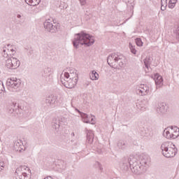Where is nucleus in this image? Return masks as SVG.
Here are the masks:
<instances>
[{
    "label": "nucleus",
    "mask_w": 179,
    "mask_h": 179,
    "mask_svg": "<svg viewBox=\"0 0 179 179\" xmlns=\"http://www.w3.org/2000/svg\"><path fill=\"white\" fill-rule=\"evenodd\" d=\"M76 111H77V113H78L80 115V117L83 119L84 117H87V114L81 112L80 110H79V109L76 108Z\"/></svg>",
    "instance_id": "nucleus-30"
},
{
    "label": "nucleus",
    "mask_w": 179,
    "mask_h": 179,
    "mask_svg": "<svg viewBox=\"0 0 179 179\" xmlns=\"http://www.w3.org/2000/svg\"><path fill=\"white\" fill-rule=\"evenodd\" d=\"M78 73V71H76V69H70V75L71 73Z\"/></svg>",
    "instance_id": "nucleus-37"
},
{
    "label": "nucleus",
    "mask_w": 179,
    "mask_h": 179,
    "mask_svg": "<svg viewBox=\"0 0 179 179\" xmlns=\"http://www.w3.org/2000/svg\"><path fill=\"white\" fill-rule=\"evenodd\" d=\"M78 81L69 78L67 81H62V85L67 89H73L76 86Z\"/></svg>",
    "instance_id": "nucleus-10"
},
{
    "label": "nucleus",
    "mask_w": 179,
    "mask_h": 179,
    "mask_svg": "<svg viewBox=\"0 0 179 179\" xmlns=\"http://www.w3.org/2000/svg\"><path fill=\"white\" fill-rule=\"evenodd\" d=\"M143 135H145V133H143Z\"/></svg>",
    "instance_id": "nucleus-47"
},
{
    "label": "nucleus",
    "mask_w": 179,
    "mask_h": 179,
    "mask_svg": "<svg viewBox=\"0 0 179 179\" xmlns=\"http://www.w3.org/2000/svg\"><path fill=\"white\" fill-rule=\"evenodd\" d=\"M30 55H33V50H29L28 52V56L30 57Z\"/></svg>",
    "instance_id": "nucleus-41"
},
{
    "label": "nucleus",
    "mask_w": 179,
    "mask_h": 179,
    "mask_svg": "<svg viewBox=\"0 0 179 179\" xmlns=\"http://www.w3.org/2000/svg\"><path fill=\"white\" fill-rule=\"evenodd\" d=\"M154 80L155 82L157 89H158V87H162V86H163V77L159 75V73L155 75Z\"/></svg>",
    "instance_id": "nucleus-13"
},
{
    "label": "nucleus",
    "mask_w": 179,
    "mask_h": 179,
    "mask_svg": "<svg viewBox=\"0 0 179 179\" xmlns=\"http://www.w3.org/2000/svg\"><path fill=\"white\" fill-rule=\"evenodd\" d=\"M137 92H138V93H140L141 95H145L147 93L145 92V90H138Z\"/></svg>",
    "instance_id": "nucleus-36"
},
{
    "label": "nucleus",
    "mask_w": 179,
    "mask_h": 179,
    "mask_svg": "<svg viewBox=\"0 0 179 179\" xmlns=\"http://www.w3.org/2000/svg\"><path fill=\"white\" fill-rule=\"evenodd\" d=\"M67 122L68 120L62 116L55 117L52 122V128L56 131V132H58L59 131V128H61V127H64Z\"/></svg>",
    "instance_id": "nucleus-7"
},
{
    "label": "nucleus",
    "mask_w": 179,
    "mask_h": 179,
    "mask_svg": "<svg viewBox=\"0 0 179 179\" xmlns=\"http://www.w3.org/2000/svg\"><path fill=\"white\" fill-rule=\"evenodd\" d=\"M71 136H75V133L74 132L71 133Z\"/></svg>",
    "instance_id": "nucleus-45"
},
{
    "label": "nucleus",
    "mask_w": 179,
    "mask_h": 179,
    "mask_svg": "<svg viewBox=\"0 0 179 179\" xmlns=\"http://www.w3.org/2000/svg\"><path fill=\"white\" fill-rule=\"evenodd\" d=\"M10 50L11 52H15V50H13V48H11Z\"/></svg>",
    "instance_id": "nucleus-44"
},
{
    "label": "nucleus",
    "mask_w": 179,
    "mask_h": 179,
    "mask_svg": "<svg viewBox=\"0 0 179 179\" xmlns=\"http://www.w3.org/2000/svg\"><path fill=\"white\" fill-rule=\"evenodd\" d=\"M3 167H5V164L0 161V171H2V170H3Z\"/></svg>",
    "instance_id": "nucleus-35"
},
{
    "label": "nucleus",
    "mask_w": 179,
    "mask_h": 179,
    "mask_svg": "<svg viewBox=\"0 0 179 179\" xmlns=\"http://www.w3.org/2000/svg\"><path fill=\"white\" fill-rule=\"evenodd\" d=\"M161 150L163 156L168 159L170 157H174V156L177 155L178 152V149L176 148V145H173V147H171L170 142H164L161 145Z\"/></svg>",
    "instance_id": "nucleus-3"
},
{
    "label": "nucleus",
    "mask_w": 179,
    "mask_h": 179,
    "mask_svg": "<svg viewBox=\"0 0 179 179\" xmlns=\"http://www.w3.org/2000/svg\"><path fill=\"white\" fill-rule=\"evenodd\" d=\"M6 87L9 92L16 93L20 90V85H22V80L17 78H8L6 83Z\"/></svg>",
    "instance_id": "nucleus-4"
},
{
    "label": "nucleus",
    "mask_w": 179,
    "mask_h": 179,
    "mask_svg": "<svg viewBox=\"0 0 179 179\" xmlns=\"http://www.w3.org/2000/svg\"><path fill=\"white\" fill-rule=\"evenodd\" d=\"M34 2H36V5H38L40 3V0H33Z\"/></svg>",
    "instance_id": "nucleus-42"
},
{
    "label": "nucleus",
    "mask_w": 179,
    "mask_h": 179,
    "mask_svg": "<svg viewBox=\"0 0 179 179\" xmlns=\"http://www.w3.org/2000/svg\"><path fill=\"white\" fill-rule=\"evenodd\" d=\"M178 1V0H169L168 8H169L170 9H174L176 3H177Z\"/></svg>",
    "instance_id": "nucleus-25"
},
{
    "label": "nucleus",
    "mask_w": 179,
    "mask_h": 179,
    "mask_svg": "<svg viewBox=\"0 0 179 179\" xmlns=\"http://www.w3.org/2000/svg\"><path fill=\"white\" fill-rule=\"evenodd\" d=\"M115 57H117V53L111 54L108 57V64L112 68H114V65H115L114 64L115 63Z\"/></svg>",
    "instance_id": "nucleus-14"
},
{
    "label": "nucleus",
    "mask_w": 179,
    "mask_h": 179,
    "mask_svg": "<svg viewBox=\"0 0 179 179\" xmlns=\"http://www.w3.org/2000/svg\"><path fill=\"white\" fill-rule=\"evenodd\" d=\"M27 171H30V169L26 165L17 168L15 172V176H17L16 179H30V175L26 173Z\"/></svg>",
    "instance_id": "nucleus-6"
},
{
    "label": "nucleus",
    "mask_w": 179,
    "mask_h": 179,
    "mask_svg": "<svg viewBox=\"0 0 179 179\" xmlns=\"http://www.w3.org/2000/svg\"><path fill=\"white\" fill-rule=\"evenodd\" d=\"M83 122L85 124H94V119L93 117H89L88 115L83 118Z\"/></svg>",
    "instance_id": "nucleus-21"
},
{
    "label": "nucleus",
    "mask_w": 179,
    "mask_h": 179,
    "mask_svg": "<svg viewBox=\"0 0 179 179\" xmlns=\"http://www.w3.org/2000/svg\"><path fill=\"white\" fill-rule=\"evenodd\" d=\"M80 2V4L82 6L85 5L86 3V0H79Z\"/></svg>",
    "instance_id": "nucleus-40"
},
{
    "label": "nucleus",
    "mask_w": 179,
    "mask_h": 179,
    "mask_svg": "<svg viewBox=\"0 0 179 179\" xmlns=\"http://www.w3.org/2000/svg\"><path fill=\"white\" fill-rule=\"evenodd\" d=\"M43 26L47 31H50V33H55L57 31V25H53L52 23L50 22V20L45 21Z\"/></svg>",
    "instance_id": "nucleus-9"
},
{
    "label": "nucleus",
    "mask_w": 179,
    "mask_h": 179,
    "mask_svg": "<svg viewBox=\"0 0 179 179\" xmlns=\"http://www.w3.org/2000/svg\"><path fill=\"white\" fill-rule=\"evenodd\" d=\"M25 2L28 5H30V6H37V3H36V1H34L33 0H25Z\"/></svg>",
    "instance_id": "nucleus-28"
},
{
    "label": "nucleus",
    "mask_w": 179,
    "mask_h": 179,
    "mask_svg": "<svg viewBox=\"0 0 179 179\" xmlns=\"http://www.w3.org/2000/svg\"><path fill=\"white\" fill-rule=\"evenodd\" d=\"M42 78H44V79H48V78H50V76H51V68L48 67L45 68L42 71Z\"/></svg>",
    "instance_id": "nucleus-17"
},
{
    "label": "nucleus",
    "mask_w": 179,
    "mask_h": 179,
    "mask_svg": "<svg viewBox=\"0 0 179 179\" xmlns=\"http://www.w3.org/2000/svg\"><path fill=\"white\" fill-rule=\"evenodd\" d=\"M172 136L173 139H176V138L179 137V128L175 127L173 131H172Z\"/></svg>",
    "instance_id": "nucleus-26"
},
{
    "label": "nucleus",
    "mask_w": 179,
    "mask_h": 179,
    "mask_svg": "<svg viewBox=\"0 0 179 179\" xmlns=\"http://www.w3.org/2000/svg\"><path fill=\"white\" fill-rule=\"evenodd\" d=\"M153 61V58L152 57L148 56L146 58L144 59V65L145 67L149 71V68L150 67V64H152V62Z\"/></svg>",
    "instance_id": "nucleus-20"
},
{
    "label": "nucleus",
    "mask_w": 179,
    "mask_h": 179,
    "mask_svg": "<svg viewBox=\"0 0 179 179\" xmlns=\"http://www.w3.org/2000/svg\"><path fill=\"white\" fill-rule=\"evenodd\" d=\"M79 44L85 45V47H90L94 44V38L90 34L81 31L76 34L73 40V45L75 48H79Z\"/></svg>",
    "instance_id": "nucleus-2"
},
{
    "label": "nucleus",
    "mask_w": 179,
    "mask_h": 179,
    "mask_svg": "<svg viewBox=\"0 0 179 179\" xmlns=\"http://www.w3.org/2000/svg\"><path fill=\"white\" fill-rule=\"evenodd\" d=\"M11 107L12 108L8 110L9 114H13L14 117H22V113L19 108V104L16 103V102H13Z\"/></svg>",
    "instance_id": "nucleus-8"
},
{
    "label": "nucleus",
    "mask_w": 179,
    "mask_h": 179,
    "mask_svg": "<svg viewBox=\"0 0 179 179\" xmlns=\"http://www.w3.org/2000/svg\"><path fill=\"white\" fill-rule=\"evenodd\" d=\"M64 77L66 78V79H68V78H70L69 79H73L76 82H78V80L79 79V78L78 77V73L69 74V73L65 72L64 73Z\"/></svg>",
    "instance_id": "nucleus-16"
},
{
    "label": "nucleus",
    "mask_w": 179,
    "mask_h": 179,
    "mask_svg": "<svg viewBox=\"0 0 179 179\" xmlns=\"http://www.w3.org/2000/svg\"><path fill=\"white\" fill-rule=\"evenodd\" d=\"M94 139V134L93 131L88 130L87 131V141L88 143H93V140Z\"/></svg>",
    "instance_id": "nucleus-18"
},
{
    "label": "nucleus",
    "mask_w": 179,
    "mask_h": 179,
    "mask_svg": "<svg viewBox=\"0 0 179 179\" xmlns=\"http://www.w3.org/2000/svg\"><path fill=\"white\" fill-rule=\"evenodd\" d=\"M145 72H149V71H148V70H145Z\"/></svg>",
    "instance_id": "nucleus-48"
},
{
    "label": "nucleus",
    "mask_w": 179,
    "mask_h": 179,
    "mask_svg": "<svg viewBox=\"0 0 179 179\" xmlns=\"http://www.w3.org/2000/svg\"><path fill=\"white\" fill-rule=\"evenodd\" d=\"M126 21H124L123 23H122V24H124V23H125Z\"/></svg>",
    "instance_id": "nucleus-46"
},
{
    "label": "nucleus",
    "mask_w": 179,
    "mask_h": 179,
    "mask_svg": "<svg viewBox=\"0 0 179 179\" xmlns=\"http://www.w3.org/2000/svg\"><path fill=\"white\" fill-rule=\"evenodd\" d=\"M163 136L166 138V139H174V137L173 136V133L170 132L167 129L164 130Z\"/></svg>",
    "instance_id": "nucleus-23"
},
{
    "label": "nucleus",
    "mask_w": 179,
    "mask_h": 179,
    "mask_svg": "<svg viewBox=\"0 0 179 179\" xmlns=\"http://www.w3.org/2000/svg\"><path fill=\"white\" fill-rule=\"evenodd\" d=\"M129 47L131 50V52H132V54H136V49H135V46L132 45V43H129Z\"/></svg>",
    "instance_id": "nucleus-29"
},
{
    "label": "nucleus",
    "mask_w": 179,
    "mask_h": 179,
    "mask_svg": "<svg viewBox=\"0 0 179 179\" xmlns=\"http://www.w3.org/2000/svg\"><path fill=\"white\" fill-rule=\"evenodd\" d=\"M141 90H144L145 93H148V91L149 90H148V87H145V85H143V87H141Z\"/></svg>",
    "instance_id": "nucleus-38"
},
{
    "label": "nucleus",
    "mask_w": 179,
    "mask_h": 179,
    "mask_svg": "<svg viewBox=\"0 0 179 179\" xmlns=\"http://www.w3.org/2000/svg\"><path fill=\"white\" fill-rule=\"evenodd\" d=\"M135 41L138 47H142V45H143V42H142V39H141L140 38H136Z\"/></svg>",
    "instance_id": "nucleus-27"
},
{
    "label": "nucleus",
    "mask_w": 179,
    "mask_h": 179,
    "mask_svg": "<svg viewBox=\"0 0 179 179\" xmlns=\"http://www.w3.org/2000/svg\"><path fill=\"white\" fill-rule=\"evenodd\" d=\"M15 53L10 55V57L6 60V67L8 69H17L20 66V61L19 59L14 57Z\"/></svg>",
    "instance_id": "nucleus-5"
},
{
    "label": "nucleus",
    "mask_w": 179,
    "mask_h": 179,
    "mask_svg": "<svg viewBox=\"0 0 179 179\" xmlns=\"http://www.w3.org/2000/svg\"><path fill=\"white\" fill-rule=\"evenodd\" d=\"M171 131H173V128H171Z\"/></svg>",
    "instance_id": "nucleus-50"
},
{
    "label": "nucleus",
    "mask_w": 179,
    "mask_h": 179,
    "mask_svg": "<svg viewBox=\"0 0 179 179\" xmlns=\"http://www.w3.org/2000/svg\"><path fill=\"white\" fill-rule=\"evenodd\" d=\"M115 62L118 64L120 68L124 66V64H125V57H124V55L117 53V56L115 57Z\"/></svg>",
    "instance_id": "nucleus-11"
},
{
    "label": "nucleus",
    "mask_w": 179,
    "mask_h": 179,
    "mask_svg": "<svg viewBox=\"0 0 179 179\" xmlns=\"http://www.w3.org/2000/svg\"><path fill=\"white\" fill-rule=\"evenodd\" d=\"M2 54H3V58H7V59L8 58H10V55H9V54H8V52H6V50L3 49Z\"/></svg>",
    "instance_id": "nucleus-31"
},
{
    "label": "nucleus",
    "mask_w": 179,
    "mask_h": 179,
    "mask_svg": "<svg viewBox=\"0 0 179 179\" xmlns=\"http://www.w3.org/2000/svg\"><path fill=\"white\" fill-rule=\"evenodd\" d=\"M23 143L21 141V140H17L14 142V148L17 151L21 152V150H23V145H22Z\"/></svg>",
    "instance_id": "nucleus-19"
},
{
    "label": "nucleus",
    "mask_w": 179,
    "mask_h": 179,
    "mask_svg": "<svg viewBox=\"0 0 179 179\" xmlns=\"http://www.w3.org/2000/svg\"><path fill=\"white\" fill-rule=\"evenodd\" d=\"M17 17L18 19H20V17H22V15H21L20 14H17Z\"/></svg>",
    "instance_id": "nucleus-43"
},
{
    "label": "nucleus",
    "mask_w": 179,
    "mask_h": 179,
    "mask_svg": "<svg viewBox=\"0 0 179 179\" xmlns=\"http://www.w3.org/2000/svg\"><path fill=\"white\" fill-rule=\"evenodd\" d=\"M9 45H10L8 44V47H9Z\"/></svg>",
    "instance_id": "nucleus-49"
},
{
    "label": "nucleus",
    "mask_w": 179,
    "mask_h": 179,
    "mask_svg": "<svg viewBox=\"0 0 179 179\" xmlns=\"http://www.w3.org/2000/svg\"><path fill=\"white\" fill-rule=\"evenodd\" d=\"M166 111H167V109L166 108V104L163 103H158L157 106V112L158 114H164L166 113Z\"/></svg>",
    "instance_id": "nucleus-15"
},
{
    "label": "nucleus",
    "mask_w": 179,
    "mask_h": 179,
    "mask_svg": "<svg viewBox=\"0 0 179 179\" xmlns=\"http://www.w3.org/2000/svg\"><path fill=\"white\" fill-rule=\"evenodd\" d=\"M149 164H150V157L148 155H141L139 162H138V159L134 155H130L128 159L127 157L122 159L124 170L130 169L134 174L145 173L148 170Z\"/></svg>",
    "instance_id": "nucleus-1"
},
{
    "label": "nucleus",
    "mask_w": 179,
    "mask_h": 179,
    "mask_svg": "<svg viewBox=\"0 0 179 179\" xmlns=\"http://www.w3.org/2000/svg\"><path fill=\"white\" fill-rule=\"evenodd\" d=\"M175 34L176 36V38L177 40H178L179 41V26L178 27V28L176 29V31H175Z\"/></svg>",
    "instance_id": "nucleus-33"
},
{
    "label": "nucleus",
    "mask_w": 179,
    "mask_h": 179,
    "mask_svg": "<svg viewBox=\"0 0 179 179\" xmlns=\"http://www.w3.org/2000/svg\"><path fill=\"white\" fill-rule=\"evenodd\" d=\"M90 78L92 80H99V73L96 71H92V73L90 74Z\"/></svg>",
    "instance_id": "nucleus-24"
},
{
    "label": "nucleus",
    "mask_w": 179,
    "mask_h": 179,
    "mask_svg": "<svg viewBox=\"0 0 179 179\" xmlns=\"http://www.w3.org/2000/svg\"><path fill=\"white\" fill-rule=\"evenodd\" d=\"M117 145L118 149H121L122 150H124V149L127 148V142L122 140H120L117 142Z\"/></svg>",
    "instance_id": "nucleus-22"
},
{
    "label": "nucleus",
    "mask_w": 179,
    "mask_h": 179,
    "mask_svg": "<svg viewBox=\"0 0 179 179\" xmlns=\"http://www.w3.org/2000/svg\"><path fill=\"white\" fill-rule=\"evenodd\" d=\"M68 80H69V78H68V79L66 78V77H62V75L61 76V83H62V82H67Z\"/></svg>",
    "instance_id": "nucleus-34"
},
{
    "label": "nucleus",
    "mask_w": 179,
    "mask_h": 179,
    "mask_svg": "<svg viewBox=\"0 0 179 179\" xmlns=\"http://www.w3.org/2000/svg\"><path fill=\"white\" fill-rule=\"evenodd\" d=\"M2 87H3V89H5V87H3V83H2V81L0 80V90L2 92Z\"/></svg>",
    "instance_id": "nucleus-39"
},
{
    "label": "nucleus",
    "mask_w": 179,
    "mask_h": 179,
    "mask_svg": "<svg viewBox=\"0 0 179 179\" xmlns=\"http://www.w3.org/2000/svg\"><path fill=\"white\" fill-rule=\"evenodd\" d=\"M58 96L54 95H50L46 97L45 103L48 106H54L57 103Z\"/></svg>",
    "instance_id": "nucleus-12"
},
{
    "label": "nucleus",
    "mask_w": 179,
    "mask_h": 179,
    "mask_svg": "<svg viewBox=\"0 0 179 179\" xmlns=\"http://www.w3.org/2000/svg\"><path fill=\"white\" fill-rule=\"evenodd\" d=\"M166 8H167V2H165V6L163 4V1H162L161 10H166Z\"/></svg>",
    "instance_id": "nucleus-32"
}]
</instances>
